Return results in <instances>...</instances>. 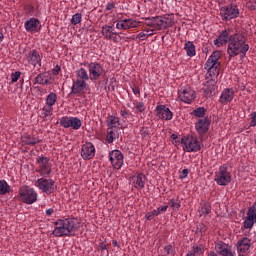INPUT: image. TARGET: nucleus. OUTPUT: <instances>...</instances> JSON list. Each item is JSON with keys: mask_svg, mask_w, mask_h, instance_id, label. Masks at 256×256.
<instances>
[{"mask_svg": "<svg viewBox=\"0 0 256 256\" xmlns=\"http://www.w3.org/2000/svg\"><path fill=\"white\" fill-rule=\"evenodd\" d=\"M186 256H197L192 250H190Z\"/></svg>", "mask_w": 256, "mask_h": 256, "instance_id": "obj_59", "label": "nucleus"}, {"mask_svg": "<svg viewBox=\"0 0 256 256\" xmlns=\"http://www.w3.org/2000/svg\"><path fill=\"white\" fill-rule=\"evenodd\" d=\"M22 143H24V145H37V143H41V140L33 135L24 134L22 136Z\"/></svg>", "mask_w": 256, "mask_h": 256, "instance_id": "obj_28", "label": "nucleus"}, {"mask_svg": "<svg viewBox=\"0 0 256 256\" xmlns=\"http://www.w3.org/2000/svg\"><path fill=\"white\" fill-rule=\"evenodd\" d=\"M214 181L221 187H227L231 183V172L227 164H223L219 167L218 171L215 172Z\"/></svg>", "mask_w": 256, "mask_h": 256, "instance_id": "obj_6", "label": "nucleus"}, {"mask_svg": "<svg viewBox=\"0 0 256 256\" xmlns=\"http://www.w3.org/2000/svg\"><path fill=\"white\" fill-rule=\"evenodd\" d=\"M233 33V29L226 28L220 32L217 39L214 40L216 47H223L227 45V54L229 59H233L240 55L245 57L249 51V44H247V38L241 33Z\"/></svg>", "mask_w": 256, "mask_h": 256, "instance_id": "obj_1", "label": "nucleus"}, {"mask_svg": "<svg viewBox=\"0 0 256 256\" xmlns=\"http://www.w3.org/2000/svg\"><path fill=\"white\" fill-rule=\"evenodd\" d=\"M220 17L222 21H231L239 17V7L236 4H229L220 8Z\"/></svg>", "mask_w": 256, "mask_h": 256, "instance_id": "obj_11", "label": "nucleus"}, {"mask_svg": "<svg viewBox=\"0 0 256 256\" xmlns=\"http://www.w3.org/2000/svg\"><path fill=\"white\" fill-rule=\"evenodd\" d=\"M42 57L37 50H31L27 55V61L33 67H41Z\"/></svg>", "mask_w": 256, "mask_h": 256, "instance_id": "obj_25", "label": "nucleus"}, {"mask_svg": "<svg viewBox=\"0 0 256 256\" xmlns=\"http://www.w3.org/2000/svg\"><path fill=\"white\" fill-rule=\"evenodd\" d=\"M184 51L188 57H195L197 51L195 50V44L192 41H186L184 44Z\"/></svg>", "mask_w": 256, "mask_h": 256, "instance_id": "obj_29", "label": "nucleus"}, {"mask_svg": "<svg viewBox=\"0 0 256 256\" xmlns=\"http://www.w3.org/2000/svg\"><path fill=\"white\" fill-rule=\"evenodd\" d=\"M11 193V187L5 180H0V195H7Z\"/></svg>", "mask_w": 256, "mask_h": 256, "instance_id": "obj_32", "label": "nucleus"}, {"mask_svg": "<svg viewBox=\"0 0 256 256\" xmlns=\"http://www.w3.org/2000/svg\"><path fill=\"white\" fill-rule=\"evenodd\" d=\"M100 249L102 251H107V249H109V247L107 246V244L102 242V243H100Z\"/></svg>", "mask_w": 256, "mask_h": 256, "instance_id": "obj_55", "label": "nucleus"}, {"mask_svg": "<svg viewBox=\"0 0 256 256\" xmlns=\"http://www.w3.org/2000/svg\"><path fill=\"white\" fill-rule=\"evenodd\" d=\"M169 205L173 211H179V209H181V200H179V197L172 198L169 201Z\"/></svg>", "mask_w": 256, "mask_h": 256, "instance_id": "obj_34", "label": "nucleus"}, {"mask_svg": "<svg viewBox=\"0 0 256 256\" xmlns=\"http://www.w3.org/2000/svg\"><path fill=\"white\" fill-rule=\"evenodd\" d=\"M109 161L114 169H121L124 164L123 153L119 150H113L112 152H109Z\"/></svg>", "mask_w": 256, "mask_h": 256, "instance_id": "obj_16", "label": "nucleus"}, {"mask_svg": "<svg viewBox=\"0 0 256 256\" xmlns=\"http://www.w3.org/2000/svg\"><path fill=\"white\" fill-rule=\"evenodd\" d=\"M35 186L38 187L42 193H45L46 195H51L52 193H55V180L49 178H40L36 181Z\"/></svg>", "mask_w": 256, "mask_h": 256, "instance_id": "obj_13", "label": "nucleus"}, {"mask_svg": "<svg viewBox=\"0 0 256 256\" xmlns=\"http://www.w3.org/2000/svg\"><path fill=\"white\" fill-rule=\"evenodd\" d=\"M235 97V91L230 88H226L222 91L220 96V103H231L232 99Z\"/></svg>", "mask_w": 256, "mask_h": 256, "instance_id": "obj_26", "label": "nucleus"}, {"mask_svg": "<svg viewBox=\"0 0 256 256\" xmlns=\"http://www.w3.org/2000/svg\"><path fill=\"white\" fill-rule=\"evenodd\" d=\"M24 29L28 33H39L41 31V21L37 18H30L24 23Z\"/></svg>", "mask_w": 256, "mask_h": 256, "instance_id": "obj_19", "label": "nucleus"}, {"mask_svg": "<svg viewBox=\"0 0 256 256\" xmlns=\"http://www.w3.org/2000/svg\"><path fill=\"white\" fill-rule=\"evenodd\" d=\"M36 83L38 85H43V82L45 81V76L43 74H38L35 78Z\"/></svg>", "mask_w": 256, "mask_h": 256, "instance_id": "obj_44", "label": "nucleus"}, {"mask_svg": "<svg viewBox=\"0 0 256 256\" xmlns=\"http://www.w3.org/2000/svg\"><path fill=\"white\" fill-rule=\"evenodd\" d=\"M120 115L123 117V119H129V111L125 108L120 110Z\"/></svg>", "mask_w": 256, "mask_h": 256, "instance_id": "obj_46", "label": "nucleus"}, {"mask_svg": "<svg viewBox=\"0 0 256 256\" xmlns=\"http://www.w3.org/2000/svg\"><path fill=\"white\" fill-rule=\"evenodd\" d=\"M21 77V72L16 71L14 73L11 74V81L12 83H17V81H19V78Z\"/></svg>", "mask_w": 256, "mask_h": 256, "instance_id": "obj_43", "label": "nucleus"}, {"mask_svg": "<svg viewBox=\"0 0 256 256\" xmlns=\"http://www.w3.org/2000/svg\"><path fill=\"white\" fill-rule=\"evenodd\" d=\"M219 59H221V50H216L209 56L204 65V69H206L207 74L211 77L210 79L207 78L202 87V92L206 97L213 95L217 91V77H219V67H221Z\"/></svg>", "mask_w": 256, "mask_h": 256, "instance_id": "obj_2", "label": "nucleus"}, {"mask_svg": "<svg viewBox=\"0 0 256 256\" xmlns=\"http://www.w3.org/2000/svg\"><path fill=\"white\" fill-rule=\"evenodd\" d=\"M81 125H83V122L78 117H69L64 116L60 119V126L64 129H74V131H78V129H81Z\"/></svg>", "mask_w": 256, "mask_h": 256, "instance_id": "obj_15", "label": "nucleus"}, {"mask_svg": "<svg viewBox=\"0 0 256 256\" xmlns=\"http://www.w3.org/2000/svg\"><path fill=\"white\" fill-rule=\"evenodd\" d=\"M144 33L145 35H150V33H153V30L147 28V29H144Z\"/></svg>", "mask_w": 256, "mask_h": 256, "instance_id": "obj_57", "label": "nucleus"}, {"mask_svg": "<svg viewBox=\"0 0 256 256\" xmlns=\"http://www.w3.org/2000/svg\"><path fill=\"white\" fill-rule=\"evenodd\" d=\"M83 19V16L80 13H76L71 18V24L72 25H79Z\"/></svg>", "mask_w": 256, "mask_h": 256, "instance_id": "obj_39", "label": "nucleus"}, {"mask_svg": "<svg viewBox=\"0 0 256 256\" xmlns=\"http://www.w3.org/2000/svg\"><path fill=\"white\" fill-rule=\"evenodd\" d=\"M215 251H216V255L235 256L233 255V252H231V249L229 248V244L223 241H218L215 243Z\"/></svg>", "mask_w": 256, "mask_h": 256, "instance_id": "obj_22", "label": "nucleus"}, {"mask_svg": "<svg viewBox=\"0 0 256 256\" xmlns=\"http://www.w3.org/2000/svg\"><path fill=\"white\" fill-rule=\"evenodd\" d=\"M116 29L118 31H129V29H137L141 22L133 19V18H118L116 21Z\"/></svg>", "mask_w": 256, "mask_h": 256, "instance_id": "obj_12", "label": "nucleus"}, {"mask_svg": "<svg viewBox=\"0 0 256 256\" xmlns=\"http://www.w3.org/2000/svg\"><path fill=\"white\" fill-rule=\"evenodd\" d=\"M81 157L85 161L93 159V157H95V145H93L91 142H86L83 144L81 148Z\"/></svg>", "mask_w": 256, "mask_h": 256, "instance_id": "obj_17", "label": "nucleus"}, {"mask_svg": "<svg viewBox=\"0 0 256 256\" xmlns=\"http://www.w3.org/2000/svg\"><path fill=\"white\" fill-rule=\"evenodd\" d=\"M153 35V32H151L150 34H145V32H140L137 36L136 39H138L139 41H145L146 39H149V37H151Z\"/></svg>", "mask_w": 256, "mask_h": 256, "instance_id": "obj_40", "label": "nucleus"}, {"mask_svg": "<svg viewBox=\"0 0 256 256\" xmlns=\"http://www.w3.org/2000/svg\"><path fill=\"white\" fill-rule=\"evenodd\" d=\"M57 103V94L55 92H51L47 97H46V105L49 107H53Z\"/></svg>", "mask_w": 256, "mask_h": 256, "instance_id": "obj_33", "label": "nucleus"}, {"mask_svg": "<svg viewBox=\"0 0 256 256\" xmlns=\"http://www.w3.org/2000/svg\"><path fill=\"white\" fill-rule=\"evenodd\" d=\"M112 245H113V247H118V249H119V243L117 242V240H113L112 241Z\"/></svg>", "mask_w": 256, "mask_h": 256, "instance_id": "obj_58", "label": "nucleus"}, {"mask_svg": "<svg viewBox=\"0 0 256 256\" xmlns=\"http://www.w3.org/2000/svg\"><path fill=\"white\" fill-rule=\"evenodd\" d=\"M37 165H38V173L42 175V177H47L51 175V169L52 165L48 157L45 156H39L37 159Z\"/></svg>", "mask_w": 256, "mask_h": 256, "instance_id": "obj_14", "label": "nucleus"}, {"mask_svg": "<svg viewBox=\"0 0 256 256\" xmlns=\"http://www.w3.org/2000/svg\"><path fill=\"white\" fill-rule=\"evenodd\" d=\"M131 89H132V93L134 94V95H141V88H139V86H137V85H133V86H131Z\"/></svg>", "mask_w": 256, "mask_h": 256, "instance_id": "obj_45", "label": "nucleus"}, {"mask_svg": "<svg viewBox=\"0 0 256 256\" xmlns=\"http://www.w3.org/2000/svg\"><path fill=\"white\" fill-rule=\"evenodd\" d=\"M170 137L172 141H175L176 139H178L177 134H172Z\"/></svg>", "mask_w": 256, "mask_h": 256, "instance_id": "obj_60", "label": "nucleus"}, {"mask_svg": "<svg viewBox=\"0 0 256 256\" xmlns=\"http://www.w3.org/2000/svg\"><path fill=\"white\" fill-rule=\"evenodd\" d=\"M145 181L147 177L143 173H137L131 177L132 186L138 191L145 189Z\"/></svg>", "mask_w": 256, "mask_h": 256, "instance_id": "obj_21", "label": "nucleus"}, {"mask_svg": "<svg viewBox=\"0 0 256 256\" xmlns=\"http://www.w3.org/2000/svg\"><path fill=\"white\" fill-rule=\"evenodd\" d=\"M196 256L205 254V244L196 243L191 247V250Z\"/></svg>", "mask_w": 256, "mask_h": 256, "instance_id": "obj_31", "label": "nucleus"}, {"mask_svg": "<svg viewBox=\"0 0 256 256\" xmlns=\"http://www.w3.org/2000/svg\"><path fill=\"white\" fill-rule=\"evenodd\" d=\"M169 208V206H161L159 208H157L159 210V213H165V211H167V209Z\"/></svg>", "mask_w": 256, "mask_h": 256, "instance_id": "obj_54", "label": "nucleus"}, {"mask_svg": "<svg viewBox=\"0 0 256 256\" xmlns=\"http://www.w3.org/2000/svg\"><path fill=\"white\" fill-rule=\"evenodd\" d=\"M251 249V239L248 237L241 238L237 242V253L238 254H247Z\"/></svg>", "mask_w": 256, "mask_h": 256, "instance_id": "obj_24", "label": "nucleus"}, {"mask_svg": "<svg viewBox=\"0 0 256 256\" xmlns=\"http://www.w3.org/2000/svg\"><path fill=\"white\" fill-rule=\"evenodd\" d=\"M50 115H53V106H48L46 104V106L42 108V116L44 119H47Z\"/></svg>", "mask_w": 256, "mask_h": 256, "instance_id": "obj_35", "label": "nucleus"}, {"mask_svg": "<svg viewBox=\"0 0 256 256\" xmlns=\"http://www.w3.org/2000/svg\"><path fill=\"white\" fill-rule=\"evenodd\" d=\"M106 122L110 129H116L118 131L121 129V119L117 116H108Z\"/></svg>", "mask_w": 256, "mask_h": 256, "instance_id": "obj_27", "label": "nucleus"}, {"mask_svg": "<svg viewBox=\"0 0 256 256\" xmlns=\"http://www.w3.org/2000/svg\"><path fill=\"white\" fill-rule=\"evenodd\" d=\"M181 143L184 151H187V153H197V151H201V142L193 136L182 137Z\"/></svg>", "mask_w": 256, "mask_h": 256, "instance_id": "obj_10", "label": "nucleus"}, {"mask_svg": "<svg viewBox=\"0 0 256 256\" xmlns=\"http://www.w3.org/2000/svg\"><path fill=\"white\" fill-rule=\"evenodd\" d=\"M115 9V2H110L106 5V11H113Z\"/></svg>", "mask_w": 256, "mask_h": 256, "instance_id": "obj_49", "label": "nucleus"}, {"mask_svg": "<svg viewBox=\"0 0 256 256\" xmlns=\"http://www.w3.org/2000/svg\"><path fill=\"white\" fill-rule=\"evenodd\" d=\"M53 213H55V210L53 208H49L46 210L47 217H51V215H53Z\"/></svg>", "mask_w": 256, "mask_h": 256, "instance_id": "obj_53", "label": "nucleus"}, {"mask_svg": "<svg viewBox=\"0 0 256 256\" xmlns=\"http://www.w3.org/2000/svg\"><path fill=\"white\" fill-rule=\"evenodd\" d=\"M84 67H87L88 73L90 75V81H98V79H101V76L103 73H105V69L103 68V65H101L99 62H87L83 64Z\"/></svg>", "mask_w": 256, "mask_h": 256, "instance_id": "obj_9", "label": "nucleus"}, {"mask_svg": "<svg viewBox=\"0 0 256 256\" xmlns=\"http://www.w3.org/2000/svg\"><path fill=\"white\" fill-rule=\"evenodd\" d=\"M151 213H152V215H153L154 217H157V216L161 215L160 212H159V210H158V208L155 209V210H153Z\"/></svg>", "mask_w": 256, "mask_h": 256, "instance_id": "obj_56", "label": "nucleus"}, {"mask_svg": "<svg viewBox=\"0 0 256 256\" xmlns=\"http://www.w3.org/2000/svg\"><path fill=\"white\" fill-rule=\"evenodd\" d=\"M209 125H211V120H209V117H205L202 119H199L195 124V129L199 135H203L209 131Z\"/></svg>", "mask_w": 256, "mask_h": 256, "instance_id": "obj_23", "label": "nucleus"}, {"mask_svg": "<svg viewBox=\"0 0 256 256\" xmlns=\"http://www.w3.org/2000/svg\"><path fill=\"white\" fill-rule=\"evenodd\" d=\"M156 111L158 119H162L163 121H171L173 119V112L165 105L156 106Z\"/></svg>", "mask_w": 256, "mask_h": 256, "instance_id": "obj_20", "label": "nucleus"}, {"mask_svg": "<svg viewBox=\"0 0 256 256\" xmlns=\"http://www.w3.org/2000/svg\"><path fill=\"white\" fill-rule=\"evenodd\" d=\"M60 72H61V67H59V65H57L54 69H52L53 75H59Z\"/></svg>", "mask_w": 256, "mask_h": 256, "instance_id": "obj_51", "label": "nucleus"}, {"mask_svg": "<svg viewBox=\"0 0 256 256\" xmlns=\"http://www.w3.org/2000/svg\"><path fill=\"white\" fill-rule=\"evenodd\" d=\"M207 256H218L217 253H215L214 251L210 252L207 254Z\"/></svg>", "mask_w": 256, "mask_h": 256, "instance_id": "obj_62", "label": "nucleus"}, {"mask_svg": "<svg viewBox=\"0 0 256 256\" xmlns=\"http://www.w3.org/2000/svg\"><path fill=\"white\" fill-rule=\"evenodd\" d=\"M164 251L167 255H174L175 248L173 247V245L169 244L164 247Z\"/></svg>", "mask_w": 256, "mask_h": 256, "instance_id": "obj_42", "label": "nucleus"}, {"mask_svg": "<svg viewBox=\"0 0 256 256\" xmlns=\"http://www.w3.org/2000/svg\"><path fill=\"white\" fill-rule=\"evenodd\" d=\"M3 39H5V36L3 35L2 32H0V43H2Z\"/></svg>", "mask_w": 256, "mask_h": 256, "instance_id": "obj_61", "label": "nucleus"}, {"mask_svg": "<svg viewBox=\"0 0 256 256\" xmlns=\"http://www.w3.org/2000/svg\"><path fill=\"white\" fill-rule=\"evenodd\" d=\"M250 127H256V111L251 113Z\"/></svg>", "mask_w": 256, "mask_h": 256, "instance_id": "obj_47", "label": "nucleus"}, {"mask_svg": "<svg viewBox=\"0 0 256 256\" xmlns=\"http://www.w3.org/2000/svg\"><path fill=\"white\" fill-rule=\"evenodd\" d=\"M91 79L89 72L85 68L76 70V80H73L71 87L72 95H79L87 89V81Z\"/></svg>", "mask_w": 256, "mask_h": 256, "instance_id": "obj_5", "label": "nucleus"}, {"mask_svg": "<svg viewBox=\"0 0 256 256\" xmlns=\"http://www.w3.org/2000/svg\"><path fill=\"white\" fill-rule=\"evenodd\" d=\"M49 83H50L49 80L46 79V80H44V82L42 83V85H49Z\"/></svg>", "mask_w": 256, "mask_h": 256, "instance_id": "obj_63", "label": "nucleus"}, {"mask_svg": "<svg viewBox=\"0 0 256 256\" xmlns=\"http://www.w3.org/2000/svg\"><path fill=\"white\" fill-rule=\"evenodd\" d=\"M145 217L148 221H153V219L155 218L152 212L146 213Z\"/></svg>", "mask_w": 256, "mask_h": 256, "instance_id": "obj_52", "label": "nucleus"}, {"mask_svg": "<svg viewBox=\"0 0 256 256\" xmlns=\"http://www.w3.org/2000/svg\"><path fill=\"white\" fill-rule=\"evenodd\" d=\"M18 194L21 202L26 203V205H33L37 201V192L27 185L20 187Z\"/></svg>", "mask_w": 256, "mask_h": 256, "instance_id": "obj_7", "label": "nucleus"}, {"mask_svg": "<svg viewBox=\"0 0 256 256\" xmlns=\"http://www.w3.org/2000/svg\"><path fill=\"white\" fill-rule=\"evenodd\" d=\"M246 7L249 11H256V0H247Z\"/></svg>", "mask_w": 256, "mask_h": 256, "instance_id": "obj_41", "label": "nucleus"}, {"mask_svg": "<svg viewBox=\"0 0 256 256\" xmlns=\"http://www.w3.org/2000/svg\"><path fill=\"white\" fill-rule=\"evenodd\" d=\"M144 20L147 27L156 29V31H163L164 29H169V27L175 25V16L169 14L164 16L146 17Z\"/></svg>", "mask_w": 256, "mask_h": 256, "instance_id": "obj_4", "label": "nucleus"}, {"mask_svg": "<svg viewBox=\"0 0 256 256\" xmlns=\"http://www.w3.org/2000/svg\"><path fill=\"white\" fill-rule=\"evenodd\" d=\"M119 137V130L115 128H107L106 141L107 143H113L115 139Z\"/></svg>", "mask_w": 256, "mask_h": 256, "instance_id": "obj_30", "label": "nucleus"}, {"mask_svg": "<svg viewBox=\"0 0 256 256\" xmlns=\"http://www.w3.org/2000/svg\"><path fill=\"white\" fill-rule=\"evenodd\" d=\"M195 99H197V93L190 86H183L178 89V101H181V103L191 105Z\"/></svg>", "mask_w": 256, "mask_h": 256, "instance_id": "obj_8", "label": "nucleus"}, {"mask_svg": "<svg viewBox=\"0 0 256 256\" xmlns=\"http://www.w3.org/2000/svg\"><path fill=\"white\" fill-rule=\"evenodd\" d=\"M187 175H189V170L188 169H183L181 174H180V179H186Z\"/></svg>", "mask_w": 256, "mask_h": 256, "instance_id": "obj_50", "label": "nucleus"}, {"mask_svg": "<svg viewBox=\"0 0 256 256\" xmlns=\"http://www.w3.org/2000/svg\"><path fill=\"white\" fill-rule=\"evenodd\" d=\"M134 108L136 109L137 113H145V110L147 109L145 103L139 101L134 102Z\"/></svg>", "mask_w": 256, "mask_h": 256, "instance_id": "obj_36", "label": "nucleus"}, {"mask_svg": "<svg viewBox=\"0 0 256 256\" xmlns=\"http://www.w3.org/2000/svg\"><path fill=\"white\" fill-rule=\"evenodd\" d=\"M101 33L106 41H114V43L119 41V38H117V32H115V28L111 25L102 26Z\"/></svg>", "mask_w": 256, "mask_h": 256, "instance_id": "obj_18", "label": "nucleus"}, {"mask_svg": "<svg viewBox=\"0 0 256 256\" xmlns=\"http://www.w3.org/2000/svg\"><path fill=\"white\" fill-rule=\"evenodd\" d=\"M209 213H211V205H209L208 203L204 204L202 207H201V210H200V216L201 217H207V215H209Z\"/></svg>", "mask_w": 256, "mask_h": 256, "instance_id": "obj_37", "label": "nucleus"}, {"mask_svg": "<svg viewBox=\"0 0 256 256\" xmlns=\"http://www.w3.org/2000/svg\"><path fill=\"white\" fill-rule=\"evenodd\" d=\"M140 135L142 137H147V135H149V128H147V127H140Z\"/></svg>", "mask_w": 256, "mask_h": 256, "instance_id": "obj_48", "label": "nucleus"}, {"mask_svg": "<svg viewBox=\"0 0 256 256\" xmlns=\"http://www.w3.org/2000/svg\"><path fill=\"white\" fill-rule=\"evenodd\" d=\"M205 113H206L205 108H203V107H198V108H196L195 110H193L192 115H194V117H199V118H201V117H205Z\"/></svg>", "mask_w": 256, "mask_h": 256, "instance_id": "obj_38", "label": "nucleus"}, {"mask_svg": "<svg viewBox=\"0 0 256 256\" xmlns=\"http://www.w3.org/2000/svg\"><path fill=\"white\" fill-rule=\"evenodd\" d=\"M55 228L52 232L54 237H69L73 231L79 230L81 220L79 218L59 219L55 223Z\"/></svg>", "mask_w": 256, "mask_h": 256, "instance_id": "obj_3", "label": "nucleus"}]
</instances>
